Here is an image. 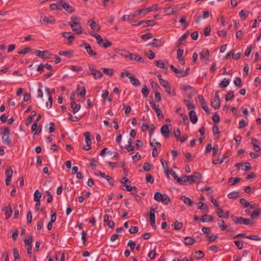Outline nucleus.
Listing matches in <instances>:
<instances>
[{
    "mask_svg": "<svg viewBox=\"0 0 261 261\" xmlns=\"http://www.w3.org/2000/svg\"><path fill=\"white\" fill-rule=\"evenodd\" d=\"M133 18V16H132L131 15H123L121 18V20L123 21H130Z\"/></svg>",
    "mask_w": 261,
    "mask_h": 261,
    "instance_id": "680f3d73",
    "label": "nucleus"
},
{
    "mask_svg": "<svg viewBox=\"0 0 261 261\" xmlns=\"http://www.w3.org/2000/svg\"><path fill=\"white\" fill-rule=\"evenodd\" d=\"M7 207H5L2 209V211H4V210H6V213H5V216L6 219H7L10 217L11 215L12 214V208L11 207V205L10 204H9L7 207L8 210H6Z\"/></svg>",
    "mask_w": 261,
    "mask_h": 261,
    "instance_id": "6ab92c4d",
    "label": "nucleus"
},
{
    "mask_svg": "<svg viewBox=\"0 0 261 261\" xmlns=\"http://www.w3.org/2000/svg\"><path fill=\"white\" fill-rule=\"evenodd\" d=\"M102 70L103 73L106 75L112 76L114 74V70L112 69L104 68Z\"/></svg>",
    "mask_w": 261,
    "mask_h": 261,
    "instance_id": "e433bc0d",
    "label": "nucleus"
},
{
    "mask_svg": "<svg viewBox=\"0 0 261 261\" xmlns=\"http://www.w3.org/2000/svg\"><path fill=\"white\" fill-rule=\"evenodd\" d=\"M122 57L129 59L130 57H133L134 54L130 53L126 50H119L118 52Z\"/></svg>",
    "mask_w": 261,
    "mask_h": 261,
    "instance_id": "a211bd4d",
    "label": "nucleus"
},
{
    "mask_svg": "<svg viewBox=\"0 0 261 261\" xmlns=\"http://www.w3.org/2000/svg\"><path fill=\"white\" fill-rule=\"evenodd\" d=\"M161 133L162 135L166 138L169 136L170 130L167 125H164L161 127Z\"/></svg>",
    "mask_w": 261,
    "mask_h": 261,
    "instance_id": "ddd939ff",
    "label": "nucleus"
},
{
    "mask_svg": "<svg viewBox=\"0 0 261 261\" xmlns=\"http://www.w3.org/2000/svg\"><path fill=\"white\" fill-rule=\"evenodd\" d=\"M149 92V90H148L147 87L146 86H144L142 89V93L144 97H146L148 96Z\"/></svg>",
    "mask_w": 261,
    "mask_h": 261,
    "instance_id": "37998d69",
    "label": "nucleus"
},
{
    "mask_svg": "<svg viewBox=\"0 0 261 261\" xmlns=\"http://www.w3.org/2000/svg\"><path fill=\"white\" fill-rule=\"evenodd\" d=\"M247 238L250 239V240H255V241H259L261 239V238L258 236H256V235L248 236V237H247Z\"/></svg>",
    "mask_w": 261,
    "mask_h": 261,
    "instance_id": "0e129e2a",
    "label": "nucleus"
},
{
    "mask_svg": "<svg viewBox=\"0 0 261 261\" xmlns=\"http://www.w3.org/2000/svg\"><path fill=\"white\" fill-rule=\"evenodd\" d=\"M155 24V21L151 20H148L145 21V24H144V26H153Z\"/></svg>",
    "mask_w": 261,
    "mask_h": 261,
    "instance_id": "338daca9",
    "label": "nucleus"
},
{
    "mask_svg": "<svg viewBox=\"0 0 261 261\" xmlns=\"http://www.w3.org/2000/svg\"><path fill=\"white\" fill-rule=\"evenodd\" d=\"M13 174V169L11 167L8 168L5 172V175L6 176V185L7 186L10 185V181L12 180V176Z\"/></svg>",
    "mask_w": 261,
    "mask_h": 261,
    "instance_id": "9b49d317",
    "label": "nucleus"
},
{
    "mask_svg": "<svg viewBox=\"0 0 261 261\" xmlns=\"http://www.w3.org/2000/svg\"><path fill=\"white\" fill-rule=\"evenodd\" d=\"M90 132H87L84 133V136L85 137V142L86 143V146H84L83 149L85 150H89L91 148V141L90 139Z\"/></svg>",
    "mask_w": 261,
    "mask_h": 261,
    "instance_id": "0eeeda50",
    "label": "nucleus"
},
{
    "mask_svg": "<svg viewBox=\"0 0 261 261\" xmlns=\"http://www.w3.org/2000/svg\"><path fill=\"white\" fill-rule=\"evenodd\" d=\"M234 244L239 249H242L243 248V243L240 241H235Z\"/></svg>",
    "mask_w": 261,
    "mask_h": 261,
    "instance_id": "69168bd1",
    "label": "nucleus"
},
{
    "mask_svg": "<svg viewBox=\"0 0 261 261\" xmlns=\"http://www.w3.org/2000/svg\"><path fill=\"white\" fill-rule=\"evenodd\" d=\"M154 141H155V140L154 139L152 141H150V146L154 147V148L152 150V154L153 156L155 157L158 155V152L157 151V149H156V147H155V145H154L153 142Z\"/></svg>",
    "mask_w": 261,
    "mask_h": 261,
    "instance_id": "72a5a7b5",
    "label": "nucleus"
},
{
    "mask_svg": "<svg viewBox=\"0 0 261 261\" xmlns=\"http://www.w3.org/2000/svg\"><path fill=\"white\" fill-rule=\"evenodd\" d=\"M33 242V239L32 237H30L29 239H25L24 240V244L26 246H28V247L31 245V244Z\"/></svg>",
    "mask_w": 261,
    "mask_h": 261,
    "instance_id": "774afa93",
    "label": "nucleus"
},
{
    "mask_svg": "<svg viewBox=\"0 0 261 261\" xmlns=\"http://www.w3.org/2000/svg\"><path fill=\"white\" fill-rule=\"evenodd\" d=\"M185 178L187 179L189 184L192 185L197 182L198 180L201 179L202 175L199 172H195L192 175L185 176Z\"/></svg>",
    "mask_w": 261,
    "mask_h": 261,
    "instance_id": "7ed1b4c3",
    "label": "nucleus"
},
{
    "mask_svg": "<svg viewBox=\"0 0 261 261\" xmlns=\"http://www.w3.org/2000/svg\"><path fill=\"white\" fill-rule=\"evenodd\" d=\"M90 35L95 38V39L97 41L98 44H101V41H103V39L101 35L97 34H90Z\"/></svg>",
    "mask_w": 261,
    "mask_h": 261,
    "instance_id": "c9c22d12",
    "label": "nucleus"
},
{
    "mask_svg": "<svg viewBox=\"0 0 261 261\" xmlns=\"http://www.w3.org/2000/svg\"><path fill=\"white\" fill-rule=\"evenodd\" d=\"M177 181L182 185H186V183L188 182V180H187V179L185 178V176L179 177L177 179Z\"/></svg>",
    "mask_w": 261,
    "mask_h": 261,
    "instance_id": "603ef678",
    "label": "nucleus"
},
{
    "mask_svg": "<svg viewBox=\"0 0 261 261\" xmlns=\"http://www.w3.org/2000/svg\"><path fill=\"white\" fill-rule=\"evenodd\" d=\"M151 165L150 163H149L148 162H145L144 164L143 168L144 171H148L151 170Z\"/></svg>",
    "mask_w": 261,
    "mask_h": 261,
    "instance_id": "6e6d98bb",
    "label": "nucleus"
},
{
    "mask_svg": "<svg viewBox=\"0 0 261 261\" xmlns=\"http://www.w3.org/2000/svg\"><path fill=\"white\" fill-rule=\"evenodd\" d=\"M149 219L150 221L155 220V210L152 207L150 209Z\"/></svg>",
    "mask_w": 261,
    "mask_h": 261,
    "instance_id": "49530a36",
    "label": "nucleus"
},
{
    "mask_svg": "<svg viewBox=\"0 0 261 261\" xmlns=\"http://www.w3.org/2000/svg\"><path fill=\"white\" fill-rule=\"evenodd\" d=\"M164 12L167 15H171L173 13H174V9L172 7H169L167 8L165 10Z\"/></svg>",
    "mask_w": 261,
    "mask_h": 261,
    "instance_id": "13d9d810",
    "label": "nucleus"
},
{
    "mask_svg": "<svg viewBox=\"0 0 261 261\" xmlns=\"http://www.w3.org/2000/svg\"><path fill=\"white\" fill-rule=\"evenodd\" d=\"M179 22L181 23L182 24H184V28H186L188 24L186 22V17L185 16H183L181 17Z\"/></svg>",
    "mask_w": 261,
    "mask_h": 261,
    "instance_id": "e2e57ef3",
    "label": "nucleus"
},
{
    "mask_svg": "<svg viewBox=\"0 0 261 261\" xmlns=\"http://www.w3.org/2000/svg\"><path fill=\"white\" fill-rule=\"evenodd\" d=\"M229 84V80L224 79L220 83V87L222 88L226 87Z\"/></svg>",
    "mask_w": 261,
    "mask_h": 261,
    "instance_id": "f704fd0d",
    "label": "nucleus"
},
{
    "mask_svg": "<svg viewBox=\"0 0 261 261\" xmlns=\"http://www.w3.org/2000/svg\"><path fill=\"white\" fill-rule=\"evenodd\" d=\"M10 133V129L7 127H5L4 128L3 132H1V134L3 143L7 146H12V141L9 137Z\"/></svg>",
    "mask_w": 261,
    "mask_h": 261,
    "instance_id": "f257e3e1",
    "label": "nucleus"
},
{
    "mask_svg": "<svg viewBox=\"0 0 261 261\" xmlns=\"http://www.w3.org/2000/svg\"><path fill=\"white\" fill-rule=\"evenodd\" d=\"M141 38L144 40H146L152 38V35L150 33H147L142 35Z\"/></svg>",
    "mask_w": 261,
    "mask_h": 261,
    "instance_id": "4d7b16f0",
    "label": "nucleus"
},
{
    "mask_svg": "<svg viewBox=\"0 0 261 261\" xmlns=\"http://www.w3.org/2000/svg\"><path fill=\"white\" fill-rule=\"evenodd\" d=\"M42 196V194L37 190L34 194V200L36 202H40V199Z\"/></svg>",
    "mask_w": 261,
    "mask_h": 261,
    "instance_id": "cd10ccee",
    "label": "nucleus"
},
{
    "mask_svg": "<svg viewBox=\"0 0 261 261\" xmlns=\"http://www.w3.org/2000/svg\"><path fill=\"white\" fill-rule=\"evenodd\" d=\"M198 99L199 100L201 106L203 108V109L205 111V112L207 114H210V111L209 110L208 107H207V106L206 105V102L205 101L203 96L201 95H198Z\"/></svg>",
    "mask_w": 261,
    "mask_h": 261,
    "instance_id": "9d476101",
    "label": "nucleus"
},
{
    "mask_svg": "<svg viewBox=\"0 0 261 261\" xmlns=\"http://www.w3.org/2000/svg\"><path fill=\"white\" fill-rule=\"evenodd\" d=\"M125 75L129 78L130 82L132 84L136 86H140L141 83L140 81L138 79L135 77V75L133 73L127 71L125 73Z\"/></svg>",
    "mask_w": 261,
    "mask_h": 261,
    "instance_id": "423d86ee",
    "label": "nucleus"
},
{
    "mask_svg": "<svg viewBox=\"0 0 261 261\" xmlns=\"http://www.w3.org/2000/svg\"><path fill=\"white\" fill-rule=\"evenodd\" d=\"M94 66L93 65H89V68L91 72V74L93 75L95 79H100L103 76L101 72L98 71L94 68Z\"/></svg>",
    "mask_w": 261,
    "mask_h": 261,
    "instance_id": "6e6552de",
    "label": "nucleus"
},
{
    "mask_svg": "<svg viewBox=\"0 0 261 261\" xmlns=\"http://www.w3.org/2000/svg\"><path fill=\"white\" fill-rule=\"evenodd\" d=\"M72 30L75 32L77 34H81L83 32L82 27L79 22L77 21H70L69 22Z\"/></svg>",
    "mask_w": 261,
    "mask_h": 261,
    "instance_id": "39448f33",
    "label": "nucleus"
},
{
    "mask_svg": "<svg viewBox=\"0 0 261 261\" xmlns=\"http://www.w3.org/2000/svg\"><path fill=\"white\" fill-rule=\"evenodd\" d=\"M50 8L52 10H61L62 7L57 4H54L50 5Z\"/></svg>",
    "mask_w": 261,
    "mask_h": 261,
    "instance_id": "052dcab7",
    "label": "nucleus"
},
{
    "mask_svg": "<svg viewBox=\"0 0 261 261\" xmlns=\"http://www.w3.org/2000/svg\"><path fill=\"white\" fill-rule=\"evenodd\" d=\"M229 199H236L239 197L238 192H232L229 193L227 195Z\"/></svg>",
    "mask_w": 261,
    "mask_h": 261,
    "instance_id": "79ce46f5",
    "label": "nucleus"
},
{
    "mask_svg": "<svg viewBox=\"0 0 261 261\" xmlns=\"http://www.w3.org/2000/svg\"><path fill=\"white\" fill-rule=\"evenodd\" d=\"M170 68L174 71V72H175L177 75L178 77H184V70L179 69L176 68L173 65H171Z\"/></svg>",
    "mask_w": 261,
    "mask_h": 261,
    "instance_id": "dca6fc26",
    "label": "nucleus"
},
{
    "mask_svg": "<svg viewBox=\"0 0 261 261\" xmlns=\"http://www.w3.org/2000/svg\"><path fill=\"white\" fill-rule=\"evenodd\" d=\"M40 21L42 23H51L55 21V19L53 16H49L48 17L46 16H42L40 18Z\"/></svg>",
    "mask_w": 261,
    "mask_h": 261,
    "instance_id": "4468645a",
    "label": "nucleus"
},
{
    "mask_svg": "<svg viewBox=\"0 0 261 261\" xmlns=\"http://www.w3.org/2000/svg\"><path fill=\"white\" fill-rule=\"evenodd\" d=\"M121 189L123 190H125L130 192L132 194H135L137 193V188L135 186H130L127 185H124Z\"/></svg>",
    "mask_w": 261,
    "mask_h": 261,
    "instance_id": "2eb2a0df",
    "label": "nucleus"
},
{
    "mask_svg": "<svg viewBox=\"0 0 261 261\" xmlns=\"http://www.w3.org/2000/svg\"><path fill=\"white\" fill-rule=\"evenodd\" d=\"M234 96V93L232 91H229L226 95L225 100L228 101L233 98Z\"/></svg>",
    "mask_w": 261,
    "mask_h": 261,
    "instance_id": "a19ab883",
    "label": "nucleus"
},
{
    "mask_svg": "<svg viewBox=\"0 0 261 261\" xmlns=\"http://www.w3.org/2000/svg\"><path fill=\"white\" fill-rule=\"evenodd\" d=\"M154 199L159 202H162L165 204H168L171 201L170 198L165 194H162L160 192H155L154 196Z\"/></svg>",
    "mask_w": 261,
    "mask_h": 261,
    "instance_id": "f03ea898",
    "label": "nucleus"
},
{
    "mask_svg": "<svg viewBox=\"0 0 261 261\" xmlns=\"http://www.w3.org/2000/svg\"><path fill=\"white\" fill-rule=\"evenodd\" d=\"M155 65L157 67H160L161 68L166 69H167V67H166L165 66V63L161 60L156 61L155 63Z\"/></svg>",
    "mask_w": 261,
    "mask_h": 261,
    "instance_id": "4c0bfd02",
    "label": "nucleus"
},
{
    "mask_svg": "<svg viewBox=\"0 0 261 261\" xmlns=\"http://www.w3.org/2000/svg\"><path fill=\"white\" fill-rule=\"evenodd\" d=\"M161 162L163 168L165 170V172L166 173L167 176L169 177V168L168 166V163L166 162L164 159H163V158L161 159Z\"/></svg>",
    "mask_w": 261,
    "mask_h": 261,
    "instance_id": "b1692460",
    "label": "nucleus"
},
{
    "mask_svg": "<svg viewBox=\"0 0 261 261\" xmlns=\"http://www.w3.org/2000/svg\"><path fill=\"white\" fill-rule=\"evenodd\" d=\"M195 256L198 259H200L204 257V254L202 251L198 250L195 252Z\"/></svg>",
    "mask_w": 261,
    "mask_h": 261,
    "instance_id": "c03bdc74",
    "label": "nucleus"
},
{
    "mask_svg": "<svg viewBox=\"0 0 261 261\" xmlns=\"http://www.w3.org/2000/svg\"><path fill=\"white\" fill-rule=\"evenodd\" d=\"M84 46L88 54L90 56H94L95 57L97 55L96 53L92 50L91 46L90 45V44L86 43V42H84L83 45H81V46Z\"/></svg>",
    "mask_w": 261,
    "mask_h": 261,
    "instance_id": "f8f14e48",
    "label": "nucleus"
},
{
    "mask_svg": "<svg viewBox=\"0 0 261 261\" xmlns=\"http://www.w3.org/2000/svg\"><path fill=\"white\" fill-rule=\"evenodd\" d=\"M261 212V209L260 208H257L255 210H254L252 213L251 215V217L253 219L255 218L256 217H258Z\"/></svg>",
    "mask_w": 261,
    "mask_h": 261,
    "instance_id": "ea45409f",
    "label": "nucleus"
},
{
    "mask_svg": "<svg viewBox=\"0 0 261 261\" xmlns=\"http://www.w3.org/2000/svg\"><path fill=\"white\" fill-rule=\"evenodd\" d=\"M198 208L204 211L205 213H208V207L206 203L203 202H200L198 204Z\"/></svg>",
    "mask_w": 261,
    "mask_h": 261,
    "instance_id": "a878e982",
    "label": "nucleus"
},
{
    "mask_svg": "<svg viewBox=\"0 0 261 261\" xmlns=\"http://www.w3.org/2000/svg\"><path fill=\"white\" fill-rule=\"evenodd\" d=\"M234 85L239 87L242 86V81L240 77H236L234 80Z\"/></svg>",
    "mask_w": 261,
    "mask_h": 261,
    "instance_id": "09e8293b",
    "label": "nucleus"
},
{
    "mask_svg": "<svg viewBox=\"0 0 261 261\" xmlns=\"http://www.w3.org/2000/svg\"><path fill=\"white\" fill-rule=\"evenodd\" d=\"M62 36L69 40L70 42H72L74 39V36L70 32H64L62 33Z\"/></svg>",
    "mask_w": 261,
    "mask_h": 261,
    "instance_id": "aec40b11",
    "label": "nucleus"
},
{
    "mask_svg": "<svg viewBox=\"0 0 261 261\" xmlns=\"http://www.w3.org/2000/svg\"><path fill=\"white\" fill-rule=\"evenodd\" d=\"M231 218L233 221L236 224H245V225H249L251 224H253V221L250 220L248 218H244L242 217H237L235 216H231Z\"/></svg>",
    "mask_w": 261,
    "mask_h": 261,
    "instance_id": "20e7f679",
    "label": "nucleus"
},
{
    "mask_svg": "<svg viewBox=\"0 0 261 261\" xmlns=\"http://www.w3.org/2000/svg\"><path fill=\"white\" fill-rule=\"evenodd\" d=\"M60 4L61 5V7L64 8L68 13H71L74 11V9L71 6L69 5L67 2L64 0H61V1H60Z\"/></svg>",
    "mask_w": 261,
    "mask_h": 261,
    "instance_id": "1a4fd4ad",
    "label": "nucleus"
},
{
    "mask_svg": "<svg viewBox=\"0 0 261 261\" xmlns=\"http://www.w3.org/2000/svg\"><path fill=\"white\" fill-rule=\"evenodd\" d=\"M160 84L162 86L164 87L165 88L168 86L169 85H170L169 82L163 79H160Z\"/></svg>",
    "mask_w": 261,
    "mask_h": 261,
    "instance_id": "de8ad7c7",
    "label": "nucleus"
},
{
    "mask_svg": "<svg viewBox=\"0 0 261 261\" xmlns=\"http://www.w3.org/2000/svg\"><path fill=\"white\" fill-rule=\"evenodd\" d=\"M212 106L215 109H218L220 107V99H215L213 98L211 102Z\"/></svg>",
    "mask_w": 261,
    "mask_h": 261,
    "instance_id": "5701e85b",
    "label": "nucleus"
},
{
    "mask_svg": "<svg viewBox=\"0 0 261 261\" xmlns=\"http://www.w3.org/2000/svg\"><path fill=\"white\" fill-rule=\"evenodd\" d=\"M200 220L203 222H209L213 220V217L211 215H204L200 218Z\"/></svg>",
    "mask_w": 261,
    "mask_h": 261,
    "instance_id": "bb28decb",
    "label": "nucleus"
},
{
    "mask_svg": "<svg viewBox=\"0 0 261 261\" xmlns=\"http://www.w3.org/2000/svg\"><path fill=\"white\" fill-rule=\"evenodd\" d=\"M240 202L244 206V207H247L250 205V203L248 201H247L245 198H241L240 199Z\"/></svg>",
    "mask_w": 261,
    "mask_h": 261,
    "instance_id": "bf43d9fd",
    "label": "nucleus"
},
{
    "mask_svg": "<svg viewBox=\"0 0 261 261\" xmlns=\"http://www.w3.org/2000/svg\"><path fill=\"white\" fill-rule=\"evenodd\" d=\"M181 199L183 200L185 203L187 204L190 206H192V205L193 203V201L189 197H187L186 196H182L181 197Z\"/></svg>",
    "mask_w": 261,
    "mask_h": 261,
    "instance_id": "c85d7f7f",
    "label": "nucleus"
},
{
    "mask_svg": "<svg viewBox=\"0 0 261 261\" xmlns=\"http://www.w3.org/2000/svg\"><path fill=\"white\" fill-rule=\"evenodd\" d=\"M149 45H154L155 47H160L162 44L160 41H159V39L154 38L152 40V41L151 43L149 44Z\"/></svg>",
    "mask_w": 261,
    "mask_h": 261,
    "instance_id": "2f4dec72",
    "label": "nucleus"
},
{
    "mask_svg": "<svg viewBox=\"0 0 261 261\" xmlns=\"http://www.w3.org/2000/svg\"><path fill=\"white\" fill-rule=\"evenodd\" d=\"M149 82L154 90H157L160 87L158 83L154 82L152 80L150 79Z\"/></svg>",
    "mask_w": 261,
    "mask_h": 261,
    "instance_id": "3c124183",
    "label": "nucleus"
},
{
    "mask_svg": "<svg viewBox=\"0 0 261 261\" xmlns=\"http://www.w3.org/2000/svg\"><path fill=\"white\" fill-rule=\"evenodd\" d=\"M71 108L72 109V112L75 114L77 113L81 108V105L77 104L75 102H71Z\"/></svg>",
    "mask_w": 261,
    "mask_h": 261,
    "instance_id": "412c9836",
    "label": "nucleus"
},
{
    "mask_svg": "<svg viewBox=\"0 0 261 261\" xmlns=\"http://www.w3.org/2000/svg\"><path fill=\"white\" fill-rule=\"evenodd\" d=\"M134 54V56H133V57H130L129 59L130 60H132V61H137V62L144 63V60H143V59H142V57H141L140 56H139L138 55H136L135 54Z\"/></svg>",
    "mask_w": 261,
    "mask_h": 261,
    "instance_id": "473e14b6",
    "label": "nucleus"
},
{
    "mask_svg": "<svg viewBox=\"0 0 261 261\" xmlns=\"http://www.w3.org/2000/svg\"><path fill=\"white\" fill-rule=\"evenodd\" d=\"M195 242L194 239L190 237H187L185 238V244L186 245H192Z\"/></svg>",
    "mask_w": 261,
    "mask_h": 261,
    "instance_id": "c756f323",
    "label": "nucleus"
},
{
    "mask_svg": "<svg viewBox=\"0 0 261 261\" xmlns=\"http://www.w3.org/2000/svg\"><path fill=\"white\" fill-rule=\"evenodd\" d=\"M146 180L147 182H149L150 184H152L154 181V178L153 176L149 174H146Z\"/></svg>",
    "mask_w": 261,
    "mask_h": 261,
    "instance_id": "864d4df0",
    "label": "nucleus"
},
{
    "mask_svg": "<svg viewBox=\"0 0 261 261\" xmlns=\"http://www.w3.org/2000/svg\"><path fill=\"white\" fill-rule=\"evenodd\" d=\"M183 226L182 222H179L178 221H176L174 223V229L176 230H180Z\"/></svg>",
    "mask_w": 261,
    "mask_h": 261,
    "instance_id": "58836bf2",
    "label": "nucleus"
},
{
    "mask_svg": "<svg viewBox=\"0 0 261 261\" xmlns=\"http://www.w3.org/2000/svg\"><path fill=\"white\" fill-rule=\"evenodd\" d=\"M209 56V52L207 49L203 50L200 54V58L201 60H207Z\"/></svg>",
    "mask_w": 261,
    "mask_h": 261,
    "instance_id": "4be33fe9",
    "label": "nucleus"
},
{
    "mask_svg": "<svg viewBox=\"0 0 261 261\" xmlns=\"http://www.w3.org/2000/svg\"><path fill=\"white\" fill-rule=\"evenodd\" d=\"M90 27L92 30L95 31H98L100 28V27L98 24H97L96 22L94 20H92L91 23L90 24Z\"/></svg>",
    "mask_w": 261,
    "mask_h": 261,
    "instance_id": "7c9ffc66",
    "label": "nucleus"
},
{
    "mask_svg": "<svg viewBox=\"0 0 261 261\" xmlns=\"http://www.w3.org/2000/svg\"><path fill=\"white\" fill-rule=\"evenodd\" d=\"M59 54L61 56H64L70 58L73 56V51L71 50L60 51Z\"/></svg>",
    "mask_w": 261,
    "mask_h": 261,
    "instance_id": "393cba45",
    "label": "nucleus"
},
{
    "mask_svg": "<svg viewBox=\"0 0 261 261\" xmlns=\"http://www.w3.org/2000/svg\"><path fill=\"white\" fill-rule=\"evenodd\" d=\"M212 120L215 123H219L220 120L219 115L216 113H215V114L213 116Z\"/></svg>",
    "mask_w": 261,
    "mask_h": 261,
    "instance_id": "5fc2aeb1",
    "label": "nucleus"
},
{
    "mask_svg": "<svg viewBox=\"0 0 261 261\" xmlns=\"http://www.w3.org/2000/svg\"><path fill=\"white\" fill-rule=\"evenodd\" d=\"M13 255L15 261H17L19 259V254L16 248H14L13 250Z\"/></svg>",
    "mask_w": 261,
    "mask_h": 261,
    "instance_id": "8fccbe9b",
    "label": "nucleus"
},
{
    "mask_svg": "<svg viewBox=\"0 0 261 261\" xmlns=\"http://www.w3.org/2000/svg\"><path fill=\"white\" fill-rule=\"evenodd\" d=\"M189 117L191 122L195 124L197 122L198 118L194 111L191 110L189 112Z\"/></svg>",
    "mask_w": 261,
    "mask_h": 261,
    "instance_id": "f3484780",
    "label": "nucleus"
},
{
    "mask_svg": "<svg viewBox=\"0 0 261 261\" xmlns=\"http://www.w3.org/2000/svg\"><path fill=\"white\" fill-rule=\"evenodd\" d=\"M241 180V178L239 177H236V178H230L229 179L228 181L229 182H231L232 185H234L238 182H239Z\"/></svg>",
    "mask_w": 261,
    "mask_h": 261,
    "instance_id": "a18cd8bd",
    "label": "nucleus"
}]
</instances>
